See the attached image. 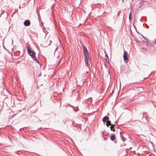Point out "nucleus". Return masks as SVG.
<instances>
[{
    "mask_svg": "<svg viewBox=\"0 0 156 156\" xmlns=\"http://www.w3.org/2000/svg\"><path fill=\"white\" fill-rule=\"evenodd\" d=\"M27 49L28 53L31 56L33 59L38 63L39 64V62L35 56V52L34 51L31 50L30 45L27 46Z\"/></svg>",
    "mask_w": 156,
    "mask_h": 156,
    "instance_id": "f257e3e1",
    "label": "nucleus"
},
{
    "mask_svg": "<svg viewBox=\"0 0 156 156\" xmlns=\"http://www.w3.org/2000/svg\"><path fill=\"white\" fill-rule=\"evenodd\" d=\"M128 53L127 51L124 50V53L123 55V58L124 59V62L126 63H128L129 62V58L128 57Z\"/></svg>",
    "mask_w": 156,
    "mask_h": 156,
    "instance_id": "f03ea898",
    "label": "nucleus"
},
{
    "mask_svg": "<svg viewBox=\"0 0 156 156\" xmlns=\"http://www.w3.org/2000/svg\"><path fill=\"white\" fill-rule=\"evenodd\" d=\"M84 55L89 54L88 51L85 45H83Z\"/></svg>",
    "mask_w": 156,
    "mask_h": 156,
    "instance_id": "7ed1b4c3",
    "label": "nucleus"
},
{
    "mask_svg": "<svg viewBox=\"0 0 156 156\" xmlns=\"http://www.w3.org/2000/svg\"><path fill=\"white\" fill-rule=\"evenodd\" d=\"M23 24L25 26H28L30 25V22L29 20H26L24 21Z\"/></svg>",
    "mask_w": 156,
    "mask_h": 156,
    "instance_id": "20e7f679",
    "label": "nucleus"
},
{
    "mask_svg": "<svg viewBox=\"0 0 156 156\" xmlns=\"http://www.w3.org/2000/svg\"><path fill=\"white\" fill-rule=\"evenodd\" d=\"M115 123L116 122H115L114 125H113V124H111V122L110 121L108 120V121H106V125L108 127L109 125H111L112 126H114L115 125Z\"/></svg>",
    "mask_w": 156,
    "mask_h": 156,
    "instance_id": "39448f33",
    "label": "nucleus"
},
{
    "mask_svg": "<svg viewBox=\"0 0 156 156\" xmlns=\"http://www.w3.org/2000/svg\"><path fill=\"white\" fill-rule=\"evenodd\" d=\"M84 57L85 61H90V62L91 63V61L90 59L89 54L84 55Z\"/></svg>",
    "mask_w": 156,
    "mask_h": 156,
    "instance_id": "423d86ee",
    "label": "nucleus"
},
{
    "mask_svg": "<svg viewBox=\"0 0 156 156\" xmlns=\"http://www.w3.org/2000/svg\"><path fill=\"white\" fill-rule=\"evenodd\" d=\"M109 119V118L108 116H105L103 118L102 121L104 122H106V121H108Z\"/></svg>",
    "mask_w": 156,
    "mask_h": 156,
    "instance_id": "0eeeda50",
    "label": "nucleus"
},
{
    "mask_svg": "<svg viewBox=\"0 0 156 156\" xmlns=\"http://www.w3.org/2000/svg\"><path fill=\"white\" fill-rule=\"evenodd\" d=\"M146 113H143V114L142 117V120L144 121V122L145 123L147 122L146 118V117L145 118L144 117V114H146Z\"/></svg>",
    "mask_w": 156,
    "mask_h": 156,
    "instance_id": "6e6552de",
    "label": "nucleus"
},
{
    "mask_svg": "<svg viewBox=\"0 0 156 156\" xmlns=\"http://www.w3.org/2000/svg\"><path fill=\"white\" fill-rule=\"evenodd\" d=\"M85 65L89 68L90 67V61H85Z\"/></svg>",
    "mask_w": 156,
    "mask_h": 156,
    "instance_id": "1a4fd4ad",
    "label": "nucleus"
},
{
    "mask_svg": "<svg viewBox=\"0 0 156 156\" xmlns=\"http://www.w3.org/2000/svg\"><path fill=\"white\" fill-rule=\"evenodd\" d=\"M110 138L111 140L113 141L115 139V137L114 135H113L112 134Z\"/></svg>",
    "mask_w": 156,
    "mask_h": 156,
    "instance_id": "9d476101",
    "label": "nucleus"
},
{
    "mask_svg": "<svg viewBox=\"0 0 156 156\" xmlns=\"http://www.w3.org/2000/svg\"><path fill=\"white\" fill-rule=\"evenodd\" d=\"M121 134H122L121 132H120V137H121V139L123 141V142H124V140H126V138L125 137H124L123 136H122L121 135Z\"/></svg>",
    "mask_w": 156,
    "mask_h": 156,
    "instance_id": "9b49d317",
    "label": "nucleus"
},
{
    "mask_svg": "<svg viewBox=\"0 0 156 156\" xmlns=\"http://www.w3.org/2000/svg\"><path fill=\"white\" fill-rule=\"evenodd\" d=\"M114 126H111L110 128L111 130L112 131H113V132H115V129L114 127H113Z\"/></svg>",
    "mask_w": 156,
    "mask_h": 156,
    "instance_id": "f8f14e48",
    "label": "nucleus"
},
{
    "mask_svg": "<svg viewBox=\"0 0 156 156\" xmlns=\"http://www.w3.org/2000/svg\"><path fill=\"white\" fill-rule=\"evenodd\" d=\"M141 50L144 52H145L147 51V49L146 48H142Z\"/></svg>",
    "mask_w": 156,
    "mask_h": 156,
    "instance_id": "ddd939ff",
    "label": "nucleus"
},
{
    "mask_svg": "<svg viewBox=\"0 0 156 156\" xmlns=\"http://www.w3.org/2000/svg\"><path fill=\"white\" fill-rule=\"evenodd\" d=\"M105 53H106V52L105 51ZM105 57L106 58L105 59L106 60H109V58H108V55L107 54L105 53Z\"/></svg>",
    "mask_w": 156,
    "mask_h": 156,
    "instance_id": "4468645a",
    "label": "nucleus"
},
{
    "mask_svg": "<svg viewBox=\"0 0 156 156\" xmlns=\"http://www.w3.org/2000/svg\"><path fill=\"white\" fill-rule=\"evenodd\" d=\"M48 41L49 43H48V46L50 45L51 44V41L50 40H48L47 41V42Z\"/></svg>",
    "mask_w": 156,
    "mask_h": 156,
    "instance_id": "2eb2a0df",
    "label": "nucleus"
},
{
    "mask_svg": "<svg viewBox=\"0 0 156 156\" xmlns=\"http://www.w3.org/2000/svg\"><path fill=\"white\" fill-rule=\"evenodd\" d=\"M129 20H131V13H130L129 14Z\"/></svg>",
    "mask_w": 156,
    "mask_h": 156,
    "instance_id": "dca6fc26",
    "label": "nucleus"
},
{
    "mask_svg": "<svg viewBox=\"0 0 156 156\" xmlns=\"http://www.w3.org/2000/svg\"><path fill=\"white\" fill-rule=\"evenodd\" d=\"M54 5H55V4H53V6H52V8H53L54 7Z\"/></svg>",
    "mask_w": 156,
    "mask_h": 156,
    "instance_id": "f3484780",
    "label": "nucleus"
},
{
    "mask_svg": "<svg viewBox=\"0 0 156 156\" xmlns=\"http://www.w3.org/2000/svg\"><path fill=\"white\" fill-rule=\"evenodd\" d=\"M20 8H21V7H20V6H19V8H20Z\"/></svg>",
    "mask_w": 156,
    "mask_h": 156,
    "instance_id": "a211bd4d",
    "label": "nucleus"
},
{
    "mask_svg": "<svg viewBox=\"0 0 156 156\" xmlns=\"http://www.w3.org/2000/svg\"><path fill=\"white\" fill-rule=\"evenodd\" d=\"M144 37V38L145 39V37Z\"/></svg>",
    "mask_w": 156,
    "mask_h": 156,
    "instance_id": "6ab92c4d",
    "label": "nucleus"
},
{
    "mask_svg": "<svg viewBox=\"0 0 156 156\" xmlns=\"http://www.w3.org/2000/svg\"><path fill=\"white\" fill-rule=\"evenodd\" d=\"M122 1H123V0H122Z\"/></svg>",
    "mask_w": 156,
    "mask_h": 156,
    "instance_id": "aec40b11",
    "label": "nucleus"
}]
</instances>
